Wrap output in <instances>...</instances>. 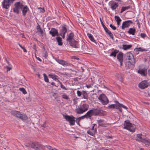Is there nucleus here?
<instances>
[{"mask_svg": "<svg viewBox=\"0 0 150 150\" xmlns=\"http://www.w3.org/2000/svg\"><path fill=\"white\" fill-rule=\"evenodd\" d=\"M14 5L15 6L13 8V12L17 14H18L20 9H21L23 16H25L27 12L29 10V8L27 6H24L20 2L15 3Z\"/></svg>", "mask_w": 150, "mask_h": 150, "instance_id": "f257e3e1", "label": "nucleus"}, {"mask_svg": "<svg viewBox=\"0 0 150 150\" xmlns=\"http://www.w3.org/2000/svg\"><path fill=\"white\" fill-rule=\"evenodd\" d=\"M74 34L71 33L67 35V41L68 42L70 45L74 48L78 47V43L74 38Z\"/></svg>", "mask_w": 150, "mask_h": 150, "instance_id": "f03ea898", "label": "nucleus"}, {"mask_svg": "<svg viewBox=\"0 0 150 150\" xmlns=\"http://www.w3.org/2000/svg\"><path fill=\"white\" fill-rule=\"evenodd\" d=\"M124 128L129 130L131 132H134L136 128V126L130 123L129 120L125 121L124 124Z\"/></svg>", "mask_w": 150, "mask_h": 150, "instance_id": "7ed1b4c3", "label": "nucleus"}, {"mask_svg": "<svg viewBox=\"0 0 150 150\" xmlns=\"http://www.w3.org/2000/svg\"><path fill=\"white\" fill-rule=\"evenodd\" d=\"M124 59L126 61L128 60V62L132 65H134L135 64L133 54L130 52H127L125 54Z\"/></svg>", "mask_w": 150, "mask_h": 150, "instance_id": "20e7f679", "label": "nucleus"}, {"mask_svg": "<svg viewBox=\"0 0 150 150\" xmlns=\"http://www.w3.org/2000/svg\"><path fill=\"white\" fill-rule=\"evenodd\" d=\"M89 107V105L86 104H83L79 107L75 109V111L77 114H80L87 111Z\"/></svg>", "mask_w": 150, "mask_h": 150, "instance_id": "39448f33", "label": "nucleus"}, {"mask_svg": "<svg viewBox=\"0 0 150 150\" xmlns=\"http://www.w3.org/2000/svg\"><path fill=\"white\" fill-rule=\"evenodd\" d=\"M63 117L69 123V124L71 125H74L75 124V117L73 116H69L67 115H64Z\"/></svg>", "mask_w": 150, "mask_h": 150, "instance_id": "423d86ee", "label": "nucleus"}, {"mask_svg": "<svg viewBox=\"0 0 150 150\" xmlns=\"http://www.w3.org/2000/svg\"><path fill=\"white\" fill-rule=\"evenodd\" d=\"M98 98L103 105H106L109 103V101L108 98L104 94H103L100 95Z\"/></svg>", "mask_w": 150, "mask_h": 150, "instance_id": "0eeeda50", "label": "nucleus"}, {"mask_svg": "<svg viewBox=\"0 0 150 150\" xmlns=\"http://www.w3.org/2000/svg\"><path fill=\"white\" fill-rule=\"evenodd\" d=\"M30 146L36 150H40L42 146L41 144L37 142L32 143L30 144Z\"/></svg>", "mask_w": 150, "mask_h": 150, "instance_id": "6e6552de", "label": "nucleus"}, {"mask_svg": "<svg viewBox=\"0 0 150 150\" xmlns=\"http://www.w3.org/2000/svg\"><path fill=\"white\" fill-rule=\"evenodd\" d=\"M93 114L94 116L101 115L102 113V110L100 108H92L91 109Z\"/></svg>", "mask_w": 150, "mask_h": 150, "instance_id": "1a4fd4ad", "label": "nucleus"}, {"mask_svg": "<svg viewBox=\"0 0 150 150\" xmlns=\"http://www.w3.org/2000/svg\"><path fill=\"white\" fill-rule=\"evenodd\" d=\"M149 84L147 82V81L144 80L140 82L139 84V88L144 89L148 87Z\"/></svg>", "mask_w": 150, "mask_h": 150, "instance_id": "9d476101", "label": "nucleus"}, {"mask_svg": "<svg viewBox=\"0 0 150 150\" xmlns=\"http://www.w3.org/2000/svg\"><path fill=\"white\" fill-rule=\"evenodd\" d=\"M133 23L132 21L128 20L124 22L122 25V29H124L128 27L130 24Z\"/></svg>", "mask_w": 150, "mask_h": 150, "instance_id": "9b49d317", "label": "nucleus"}, {"mask_svg": "<svg viewBox=\"0 0 150 150\" xmlns=\"http://www.w3.org/2000/svg\"><path fill=\"white\" fill-rule=\"evenodd\" d=\"M67 29L64 26L62 27L60 31V35L62 36L63 38H65V34L67 32Z\"/></svg>", "mask_w": 150, "mask_h": 150, "instance_id": "f8f14e48", "label": "nucleus"}, {"mask_svg": "<svg viewBox=\"0 0 150 150\" xmlns=\"http://www.w3.org/2000/svg\"><path fill=\"white\" fill-rule=\"evenodd\" d=\"M109 4L112 10H115L118 6V3H116L113 1H111L109 2Z\"/></svg>", "mask_w": 150, "mask_h": 150, "instance_id": "ddd939ff", "label": "nucleus"}, {"mask_svg": "<svg viewBox=\"0 0 150 150\" xmlns=\"http://www.w3.org/2000/svg\"><path fill=\"white\" fill-rule=\"evenodd\" d=\"M123 57V53L121 52H119L117 55V58L120 62V66H121L122 65Z\"/></svg>", "mask_w": 150, "mask_h": 150, "instance_id": "4468645a", "label": "nucleus"}, {"mask_svg": "<svg viewBox=\"0 0 150 150\" xmlns=\"http://www.w3.org/2000/svg\"><path fill=\"white\" fill-rule=\"evenodd\" d=\"M49 33L52 37H54L56 35L58 36L59 35L57 30L54 28H51V30L49 31Z\"/></svg>", "mask_w": 150, "mask_h": 150, "instance_id": "2eb2a0df", "label": "nucleus"}, {"mask_svg": "<svg viewBox=\"0 0 150 150\" xmlns=\"http://www.w3.org/2000/svg\"><path fill=\"white\" fill-rule=\"evenodd\" d=\"M137 72L143 76H146L147 74V70L145 68L142 69H139Z\"/></svg>", "mask_w": 150, "mask_h": 150, "instance_id": "dca6fc26", "label": "nucleus"}, {"mask_svg": "<svg viewBox=\"0 0 150 150\" xmlns=\"http://www.w3.org/2000/svg\"><path fill=\"white\" fill-rule=\"evenodd\" d=\"M93 116L92 110H89L82 117H85L86 118H91Z\"/></svg>", "mask_w": 150, "mask_h": 150, "instance_id": "f3484780", "label": "nucleus"}, {"mask_svg": "<svg viewBox=\"0 0 150 150\" xmlns=\"http://www.w3.org/2000/svg\"><path fill=\"white\" fill-rule=\"evenodd\" d=\"M88 47L85 45H83L82 46V52L84 53L89 54L90 53L89 51L88 50Z\"/></svg>", "mask_w": 150, "mask_h": 150, "instance_id": "a211bd4d", "label": "nucleus"}, {"mask_svg": "<svg viewBox=\"0 0 150 150\" xmlns=\"http://www.w3.org/2000/svg\"><path fill=\"white\" fill-rule=\"evenodd\" d=\"M56 61L59 64L62 65L63 66H68L69 63L63 60L59 59H57Z\"/></svg>", "mask_w": 150, "mask_h": 150, "instance_id": "6ab92c4d", "label": "nucleus"}, {"mask_svg": "<svg viewBox=\"0 0 150 150\" xmlns=\"http://www.w3.org/2000/svg\"><path fill=\"white\" fill-rule=\"evenodd\" d=\"M11 113L14 116L18 118L21 112L18 111L13 110L11 111Z\"/></svg>", "mask_w": 150, "mask_h": 150, "instance_id": "aec40b11", "label": "nucleus"}, {"mask_svg": "<svg viewBox=\"0 0 150 150\" xmlns=\"http://www.w3.org/2000/svg\"><path fill=\"white\" fill-rule=\"evenodd\" d=\"M142 136L141 134H138L137 135L135 139L139 142H142V141L144 139L142 138Z\"/></svg>", "mask_w": 150, "mask_h": 150, "instance_id": "412c9836", "label": "nucleus"}, {"mask_svg": "<svg viewBox=\"0 0 150 150\" xmlns=\"http://www.w3.org/2000/svg\"><path fill=\"white\" fill-rule=\"evenodd\" d=\"M18 118H19L23 121H24L27 120L28 119V117L25 114L23 113H21Z\"/></svg>", "mask_w": 150, "mask_h": 150, "instance_id": "4be33fe9", "label": "nucleus"}, {"mask_svg": "<svg viewBox=\"0 0 150 150\" xmlns=\"http://www.w3.org/2000/svg\"><path fill=\"white\" fill-rule=\"evenodd\" d=\"M56 39L58 42V45L60 46L62 45L63 43L62 42V39L60 37L57 36L56 37Z\"/></svg>", "mask_w": 150, "mask_h": 150, "instance_id": "5701e85b", "label": "nucleus"}, {"mask_svg": "<svg viewBox=\"0 0 150 150\" xmlns=\"http://www.w3.org/2000/svg\"><path fill=\"white\" fill-rule=\"evenodd\" d=\"M136 31L135 29L133 28H130L129 30L127 31V33L130 34H132L134 35Z\"/></svg>", "mask_w": 150, "mask_h": 150, "instance_id": "b1692460", "label": "nucleus"}, {"mask_svg": "<svg viewBox=\"0 0 150 150\" xmlns=\"http://www.w3.org/2000/svg\"><path fill=\"white\" fill-rule=\"evenodd\" d=\"M142 142L144 144L148 146H150V139H144L142 141Z\"/></svg>", "mask_w": 150, "mask_h": 150, "instance_id": "393cba45", "label": "nucleus"}, {"mask_svg": "<svg viewBox=\"0 0 150 150\" xmlns=\"http://www.w3.org/2000/svg\"><path fill=\"white\" fill-rule=\"evenodd\" d=\"M108 107L110 108L119 109L118 104H113L109 105Z\"/></svg>", "mask_w": 150, "mask_h": 150, "instance_id": "a878e982", "label": "nucleus"}, {"mask_svg": "<svg viewBox=\"0 0 150 150\" xmlns=\"http://www.w3.org/2000/svg\"><path fill=\"white\" fill-rule=\"evenodd\" d=\"M49 76L50 77L52 78L53 79H54L56 81H58V82H59V80H58V79L57 78L58 76H57V75H56L55 74H54V75L49 74Z\"/></svg>", "mask_w": 150, "mask_h": 150, "instance_id": "bb28decb", "label": "nucleus"}, {"mask_svg": "<svg viewBox=\"0 0 150 150\" xmlns=\"http://www.w3.org/2000/svg\"><path fill=\"white\" fill-rule=\"evenodd\" d=\"M114 102L116 104H118V107H120V108L122 107L123 108H124L125 109H127V108L126 106H125V105H123L122 104L118 102V101H117V100H115Z\"/></svg>", "mask_w": 150, "mask_h": 150, "instance_id": "cd10ccee", "label": "nucleus"}, {"mask_svg": "<svg viewBox=\"0 0 150 150\" xmlns=\"http://www.w3.org/2000/svg\"><path fill=\"white\" fill-rule=\"evenodd\" d=\"M96 132L95 131L92 130L91 129L87 131V133L92 136H93Z\"/></svg>", "mask_w": 150, "mask_h": 150, "instance_id": "c85d7f7f", "label": "nucleus"}, {"mask_svg": "<svg viewBox=\"0 0 150 150\" xmlns=\"http://www.w3.org/2000/svg\"><path fill=\"white\" fill-rule=\"evenodd\" d=\"M87 35L91 41L95 43H96L95 40L94 39L92 35L88 33L87 34Z\"/></svg>", "mask_w": 150, "mask_h": 150, "instance_id": "c756f323", "label": "nucleus"}, {"mask_svg": "<svg viewBox=\"0 0 150 150\" xmlns=\"http://www.w3.org/2000/svg\"><path fill=\"white\" fill-rule=\"evenodd\" d=\"M119 52V50H115L114 51L111 53L110 56H113L114 57H115L116 56L117 54V53Z\"/></svg>", "mask_w": 150, "mask_h": 150, "instance_id": "7c9ffc66", "label": "nucleus"}, {"mask_svg": "<svg viewBox=\"0 0 150 150\" xmlns=\"http://www.w3.org/2000/svg\"><path fill=\"white\" fill-rule=\"evenodd\" d=\"M132 47V45H123V49L125 50H126L127 49H130Z\"/></svg>", "mask_w": 150, "mask_h": 150, "instance_id": "2f4dec72", "label": "nucleus"}, {"mask_svg": "<svg viewBox=\"0 0 150 150\" xmlns=\"http://www.w3.org/2000/svg\"><path fill=\"white\" fill-rule=\"evenodd\" d=\"M115 76L118 79L120 80H121L122 79L123 76L122 74L120 73H117L115 75Z\"/></svg>", "mask_w": 150, "mask_h": 150, "instance_id": "473e14b6", "label": "nucleus"}, {"mask_svg": "<svg viewBox=\"0 0 150 150\" xmlns=\"http://www.w3.org/2000/svg\"><path fill=\"white\" fill-rule=\"evenodd\" d=\"M130 6H127L124 7L123 6L122 7L121 11L120 12V13H122L123 11H124L126 10L129 8H130Z\"/></svg>", "mask_w": 150, "mask_h": 150, "instance_id": "72a5a7b5", "label": "nucleus"}, {"mask_svg": "<svg viewBox=\"0 0 150 150\" xmlns=\"http://www.w3.org/2000/svg\"><path fill=\"white\" fill-rule=\"evenodd\" d=\"M44 50L42 51V56L43 57H45V58H46L48 55L47 54V52L45 49L44 47H43Z\"/></svg>", "mask_w": 150, "mask_h": 150, "instance_id": "f704fd0d", "label": "nucleus"}, {"mask_svg": "<svg viewBox=\"0 0 150 150\" xmlns=\"http://www.w3.org/2000/svg\"><path fill=\"white\" fill-rule=\"evenodd\" d=\"M83 96V98L84 99H87L88 98V96L87 95V93L85 91L83 92V93L82 94Z\"/></svg>", "mask_w": 150, "mask_h": 150, "instance_id": "c9c22d12", "label": "nucleus"}, {"mask_svg": "<svg viewBox=\"0 0 150 150\" xmlns=\"http://www.w3.org/2000/svg\"><path fill=\"white\" fill-rule=\"evenodd\" d=\"M100 21L103 27V28L105 32H106L107 31H108V30H109L104 25V24H103V22L102 21L101 18H100Z\"/></svg>", "mask_w": 150, "mask_h": 150, "instance_id": "e433bc0d", "label": "nucleus"}, {"mask_svg": "<svg viewBox=\"0 0 150 150\" xmlns=\"http://www.w3.org/2000/svg\"><path fill=\"white\" fill-rule=\"evenodd\" d=\"M98 123L100 126H103L104 125V120H97Z\"/></svg>", "mask_w": 150, "mask_h": 150, "instance_id": "4c0bfd02", "label": "nucleus"}, {"mask_svg": "<svg viewBox=\"0 0 150 150\" xmlns=\"http://www.w3.org/2000/svg\"><path fill=\"white\" fill-rule=\"evenodd\" d=\"M106 32L109 35L110 37L111 38L112 40H114V38L113 37V34L110 30H108V31H107Z\"/></svg>", "mask_w": 150, "mask_h": 150, "instance_id": "58836bf2", "label": "nucleus"}, {"mask_svg": "<svg viewBox=\"0 0 150 150\" xmlns=\"http://www.w3.org/2000/svg\"><path fill=\"white\" fill-rule=\"evenodd\" d=\"M19 90L22 91L23 93L25 94L27 93V92L23 88H19Z\"/></svg>", "mask_w": 150, "mask_h": 150, "instance_id": "ea45409f", "label": "nucleus"}, {"mask_svg": "<svg viewBox=\"0 0 150 150\" xmlns=\"http://www.w3.org/2000/svg\"><path fill=\"white\" fill-rule=\"evenodd\" d=\"M115 18L117 22H121L122 21L121 19L118 16H115Z\"/></svg>", "mask_w": 150, "mask_h": 150, "instance_id": "a19ab883", "label": "nucleus"}, {"mask_svg": "<svg viewBox=\"0 0 150 150\" xmlns=\"http://www.w3.org/2000/svg\"><path fill=\"white\" fill-rule=\"evenodd\" d=\"M43 76L45 81L47 82H48L49 80L46 75L45 74H44Z\"/></svg>", "mask_w": 150, "mask_h": 150, "instance_id": "79ce46f5", "label": "nucleus"}, {"mask_svg": "<svg viewBox=\"0 0 150 150\" xmlns=\"http://www.w3.org/2000/svg\"><path fill=\"white\" fill-rule=\"evenodd\" d=\"M62 97L65 99L68 100L69 99V97L68 96H67L66 94H64L62 96Z\"/></svg>", "mask_w": 150, "mask_h": 150, "instance_id": "37998d69", "label": "nucleus"}, {"mask_svg": "<svg viewBox=\"0 0 150 150\" xmlns=\"http://www.w3.org/2000/svg\"><path fill=\"white\" fill-rule=\"evenodd\" d=\"M18 44L19 45V46L22 48L23 49V51L24 52H27V51L25 49V48L21 46V45L19 43H18Z\"/></svg>", "mask_w": 150, "mask_h": 150, "instance_id": "c03bdc74", "label": "nucleus"}, {"mask_svg": "<svg viewBox=\"0 0 150 150\" xmlns=\"http://www.w3.org/2000/svg\"><path fill=\"white\" fill-rule=\"evenodd\" d=\"M60 84L61 88L64 90H67V89L62 84V83L60 81H59Z\"/></svg>", "mask_w": 150, "mask_h": 150, "instance_id": "a18cd8bd", "label": "nucleus"}, {"mask_svg": "<svg viewBox=\"0 0 150 150\" xmlns=\"http://www.w3.org/2000/svg\"><path fill=\"white\" fill-rule=\"evenodd\" d=\"M93 85V82H91V83L89 84L86 85V87L88 88H91Z\"/></svg>", "mask_w": 150, "mask_h": 150, "instance_id": "49530a36", "label": "nucleus"}, {"mask_svg": "<svg viewBox=\"0 0 150 150\" xmlns=\"http://www.w3.org/2000/svg\"><path fill=\"white\" fill-rule=\"evenodd\" d=\"M47 148L49 150H55V148H52V147L50 146H47Z\"/></svg>", "mask_w": 150, "mask_h": 150, "instance_id": "de8ad7c7", "label": "nucleus"}, {"mask_svg": "<svg viewBox=\"0 0 150 150\" xmlns=\"http://www.w3.org/2000/svg\"><path fill=\"white\" fill-rule=\"evenodd\" d=\"M110 27L113 30H115L116 29V28L114 25H112L111 24L110 25Z\"/></svg>", "mask_w": 150, "mask_h": 150, "instance_id": "09e8293b", "label": "nucleus"}, {"mask_svg": "<svg viewBox=\"0 0 150 150\" xmlns=\"http://www.w3.org/2000/svg\"><path fill=\"white\" fill-rule=\"evenodd\" d=\"M77 95L79 96H81V95L82 94L81 92L79 90L77 91Z\"/></svg>", "mask_w": 150, "mask_h": 150, "instance_id": "8fccbe9b", "label": "nucleus"}, {"mask_svg": "<svg viewBox=\"0 0 150 150\" xmlns=\"http://www.w3.org/2000/svg\"><path fill=\"white\" fill-rule=\"evenodd\" d=\"M6 68H7V71H10L12 69V68L11 67H10L8 66H6Z\"/></svg>", "mask_w": 150, "mask_h": 150, "instance_id": "3c124183", "label": "nucleus"}, {"mask_svg": "<svg viewBox=\"0 0 150 150\" xmlns=\"http://www.w3.org/2000/svg\"><path fill=\"white\" fill-rule=\"evenodd\" d=\"M146 35L144 33H141V36L142 38H144L146 37Z\"/></svg>", "mask_w": 150, "mask_h": 150, "instance_id": "603ef678", "label": "nucleus"}, {"mask_svg": "<svg viewBox=\"0 0 150 150\" xmlns=\"http://www.w3.org/2000/svg\"><path fill=\"white\" fill-rule=\"evenodd\" d=\"M37 30L38 32H40V33L41 34H43V31L41 28L39 29V30Z\"/></svg>", "mask_w": 150, "mask_h": 150, "instance_id": "864d4df0", "label": "nucleus"}, {"mask_svg": "<svg viewBox=\"0 0 150 150\" xmlns=\"http://www.w3.org/2000/svg\"><path fill=\"white\" fill-rule=\"evenodd\" d=\"M91 130H92L93 131H95V132H96V128H94V126H93L92 128L91 129Z\"/></svg>", "mask_w": 150, "mask_h": 150, "instance_id": "5fc2aeb1", "label": "nucleus"}, {"mask_svg": "<svg viewBox=\"0 0 150 150\" xmlns=\"http://www.w3.org/2000/svg\"><path fill=\"white\" fill-rule=\"evenodd\" d=\"M81 117H78L76 119V120H75V121H76V122H78V120H80L81 118Z\"/></svg>", "mask_w": 150, "mask_h": 150, "instance_id": "6e6d98bb", "label": "nucleus"}, {"mask_svg": "<svg viewBox=\"0 0 150 150\" xmlns=\"http://www.w3.org/2000/svg\"><path fill=\"white\" fill-rule=\"evenodd\" d=\"M137 21V25H138V26L139 27V28H140V24L139 22L138 21Z\"/></svg>", "mask_w": 150, "mask_h": 150, "instance_id": "4d7b16f0", "label": "nucleus"}, {"mask_svg": "<svg viewBox=\"0 0 150 150\" xmlns=\"http://www.w3.org/2000/svg\"><path fill=\"white\" fill-rule=\"evenodd\" d=\"M41 28L40 27V25H39L37 26V30H39V29H40Z\"/></svg>", "mask_w": 150, "mask_h": 150, "instance_id": "13d9d810", "label": "nucleus"}, {"mask_svg": "<svg viewBox=\"0 0 150 150\" xmlns=\"http://www.w3.org/2000/svg\"><path fill=\"white\" fill-rule=\"evenodd\" d=\"M106 137H107V138L108 139H109V138L112 139V136H107Z\"/></svg>", "mask_w": 150, "mask_h": 150, "instance_id": "bf43d9fd", "label": "nucleus"}, {"mask_svg": "<svg viewBox=\"0 0 150 150\" xmlns=\"http://www.w3.org/2000/svg\"><path fill=\"white\" fill-rule=\"evenodd\" d=\"M120 108V107H119V109H118L119 110V111H120L121 112H122V109H121L120 108Z\"/></svg>", "mask_w": 150, "mask_h": 150, "instance_id": "052dcab7", "label": "nucleus"}, {"mask_svg": "<svg viewBox=\"0 0 150 150\" xmlns=\"http://www.w3.org/2000/svg\"><path fill=\"white\" fill-rule=\"evenodd\" d=\"M36 45L35 44H34L33 46V48H34L35 50V51L36 50V49L35 48V47H36Z\"/></svg>", "mask_w": 150, "mask_h": 150, "instance_id": "680f3d73", "label": "nucleus"}, {"mask_svg": "<svg viewBox=\"0 0 150 150\" xmlns=\"http://www.w3.org/2000/svg\"><path fill=\"white\" fill-rule=\"evenodd\" d=\"M148 74L150 76V69H149L148 71Z\"/></svg>", "mask_w": 150, "mask_h": 150, "instance_id": "e2e57ef3", "label": "nucleus"}, {"mask_svg": "<svg viewBox=\"0 0 150 150\" xmlns=\"http://www.w3.org/2000/svg\"><path fill=\"white\" fill-rule=\"evenodd\" d=\"M37 59L40 62L42 61L41 59L39 57H37Z\"/></svg>", "mask_w": 150, "mask_h": 150, "instance_id": "0e129e2a", "label": "nucleus"}, {"mask_svg": "<svg viewBox=\"0 0 150 150\" xmlns=\"http://www.w3.org/2000/svg\"><path fill=\"white\" fill-rule=\"evenodd\" d=\"M51 84L52 85L55 86L56 87H57V86H56L55 85V83L54 82H52L51 83Z\"/></svg>", "mask_w": 150, "mask_h": 150, "instance_id": "69168bd1", "label": "nucleus"}, {"mask_svg": "<svg viewBox=\"0 0 150 150\" xmlns=\"http://www.w3.org/2000/svg\"><path fill=\"white\" fill-rule=\"evenodd\" d=\"M81 71L82 72H84V70L83 69L82 67H81Z\"/></svg>", "mask_w": 150, "mask_h": 150, "instance_id": "338daca9", "label": "nucleus"}, {"mask_svg": "<svg viewBox=\"0 0 150 150\" xmlns=\"http://www.w3.org/2000/svg\"><path fill=\"white\" fill-rule=\"evenodd\" d=\"M117 22V25H119L120 24V23L121 22L118 21V22Z\"/></svg>", "mask_w": 150, "mask_h": 150, "instance_id": "774afa93", "label": "nucleus"}]
</instances>
